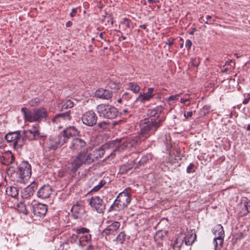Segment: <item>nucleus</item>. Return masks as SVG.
Here are the masks:
<instances>
[{
  "instance_id": "8fccbe9b",
  "label": "nucleus",
  "mask_w": 250,
  "mask_h": 250,
  "mask_svg": "<svg viewBox=\"0 0 250 250\" xmlns=\"http://www.w3.org/2000/svg\"><path fill=\"white\" fill-rule=\"evenodd\" d=\"M146 24H142L140 25V27L141 28H143L144 29H145L146 28Z\"/></svg>"
},
{
  "instance_id": "5fc2aeb1",
  "label": "nucleus",
  "mask_w": 250,
  "mask_h": 250,
  "mask_svg": "<svg viewBox=\"0 0 250 250\" xmlns=\"http://www.w3.org/2000/svg\"><path fill=\"white\" fill-rule=\"evenodd\" d=\"M247 130L248 131H250V124H249L247 127Z\"/></svg>"
},
{
  "instance_id": "5701e85b",
  "label": "nucleus",
  "mask_w": 250,
  "mask_h": 250,
  "mask_svg": "<svg viewBox=\"0 0 250 250\" xmlns=\"http://www.w3.org/2000/svg\"><path fill=\"white\" fill-rule=\"evenodd\" d=\"M213 233L217 238H224L225 233L222 225L220 224L216 225L213 228Z\"/></svg>"
},
{
  "instance_id": "20e7f679",
  "label": "nucleus",
  "mask_w": 250,
  "mask_h": 250,
  "mask_svg": "<svg viewBox=\"0 0 250 250\" xmlns=\"http://www.w3.org/2000/svg\"><path fill=\"white\" fill-rule=\"evenodd\" d=\"M91 154L87 152V149L79 153L71 162L69 167L70 170L75 172L83 165H88L92 163L94 161Z\"/></svg>"
},
{
  "instance_id": "473e14b6",
  "label": "nucleus",
  "mask_w": 250,
  "mask_h": 250,
  "mask_svg": "<svg viewBox=\"0 0 250 250\" xmlns=\"http://www.w3.org/2000/svg\"><path fill=\"white\" fill-rule=\"evenodd\" d=\"M83 208L82 206H80L78 203L76 205L73 206L71 208L72 211L74 213H79L81 210H82Z\"/></svg>"
},
{
  "instance_id": "09e8293b",
  "label": "nucleus",
  "mask_w": 250,
  "mask_h": 250,
  "mask_svg": "<svg viewBox=\"0 0 250 250\" xmlns=\"http://www.w3.org/2000/svg\"><path fill=\"white\" fill-rule=\"evenodd\" d=\"M76 9H75V8H73V9H72V11H71V13H70V16H73V13H75V12H76Z\"/></svg>"
},
{
  "instance_id": "6e6552de",
  "label": "nucleus",
  "mask_w": 250,
  "mask_h": 250,
  "mask_svg": "<svg viewBox=\"0 0 250 250\" xmlns=\"http://www.w3.org/2000/svg\"><path fill=\"white\" fill-rule=\"evenodd\" d=\"M97 111L100 117L113 119L118 115V109L109 104H100L97 107Z\"/></svg>"
},
{
  "instance_id": "a19ab883",
  "label": "nucleus",
  "mask_w": 250,
  "mask_h": 250,
  "mask_svg": "<svg viewBox=\"0 0 250 250\" xmlns=\"http://www.w3.org/2000/svg\"><path fill=\"white\" fill-rule=\"evenodd\" d=\"M191 100V98H181L180 100V102L181 103L185 104L187 102H190Z\"/></svg>"
},
{
  "instance_id": "2eb2a0df",
  "label": "nucleus",
  "mask_w": 250,
  "mask_h": 250,
  "mask_svg": "<svg viewBox=\"0 0 250 250\" xmlns=\"http://www.w3.org/2000/svg\"><path fill=\"white\" fill-rule=\"evenodd\" d=\"M154 88L150 87L147 90L146 93L140 94L139 96L136 98L135 102H140L141 103H145L148 102L154 96L153 94Z\"/></svg>"
},
{
  "instance_id": "0eeeda50",
  "label": "nucleus",
  "mask_w": 250,
  "mask_h": 250,
  "mask_svg": "<svg viewBox=\"0 0 250 250\" xmlns=\"http://www.w3.org/2000/svg\"><path fill=\"white\" fill-rule=\"evenodd\" d=\"M16 176V180L20 183H25L31 175V166L27 162H23L18 168V170L13 173Z\"/></svg>"
},
{
  "instance_id": "f03ea898",
  "label": "nucleus",
  "mask_w": 250,
  "mask_h": 250,
  "mask_svg": "<svg viewBox=\"0 0 250 250\" xmlns=\"http://www.w3.org/2000/svg\"><path fill=\"white\" fill-rule=\"evenodd\" d=\"M37 129L24 130L22 135L19 131L10 132L6 134L5 139L9 143H12L13 147L15 149H21L24 145V139L29 141L37 140L43 137Z\"/></svg>"
},
{
  "instance_id": "412c9836",
  "label": "nucleus",
  "mask_w": 250,
  "mask_h": 250,
  "mask_svg": "<svg viewBox=\"0 0 250 250\" xmlns=\"http://www.w3.org/2000/svg\"><path fill=\"white\" fill-rule=\"evenodd\" d=\"M6 194L13 198H16L19 195V189L16 185H8L5 188Z\"/></svg>"
},
{
  "instance_id": "58836bf2",
  "label": "nucleus",
  "mask_w": 250,
  "mask_h": 250,
  "mask_svg": "<svg viewBox=\"0 0 250 250\" xmlns=\"http://www.w3.org/2000/svg\"><path fill=\"white\" fill-rule=\"evenodd\" d=\"M192 45V42L190 40H187L186 42L185 46L188 50L190 49Z\"/></svg>"
},
{
  "instance_id": "f704fd0d",
  "label": "nucleus",
  "mask_w": 250,
  "mask_h": 250,
  "mask_svg": "<svg viewBox=\"0 0 250 250\" xmlns=\"http://www.w3.org/2000/svg\"><path fill=\"white\" fill-rule=\"evenodd\" d=\"M195 166L193 164H190L187 167V172L188 173H190L195 171Z\"/></svg>"
},
{
  "instance_id": "774afa93",
  "label": "nucleus",
  "mask_w": 250,
  "mask_h": 250,
  "mask_svg": "<svg viewBox=\"0 0 250 250\" xmlns=\"http://www.w3.org/2000/svg\"><path fill=\"white\" fill-rule=\"evenodd\" d=\"M190 34H193V33L192 32H190Z\"/></svg>"
},
{
  "instance_id": "49530a36",
  "label": "nucleus",
  "mask_w": 250,
  "mask_h": 250,
  "mask_svg": "<svg viewBox=\"0 0 250 250\" xmlns=\"http://www.w3.org/2000/svg\"><path fill=\"white\" fill-rule=\"evenodd\" d=\"M72 25V22L70 21H68L66 23V26L69 27Z\"/></svg>"
},
{
  "instance_id": "bf43d9fd",
  "label": "nucleus",
  "mask_w": 250,
  "mask_h": 250,
  "mask_svg": "<svg viewBox=\"0 0 250 250\" xmlns=\"http://www.w3.org/2000/svg\"><path fill=\"white\" fill-rule=\"evenodd\" d=\"M30 105H32V106H34L35 105L33 104V102H31L30 103Z\"/></svg>"
},
{
  "instance_id": "7ed1b4c3",
  "label": "nucleus",
  "mask_w": 250,
  "mask_h": 250,
  "mask_svg": "<svg viewBox=\"0 0 250 250\" xmlns=\"http://www.w3.org/2000/svg\"><path fill=\"white\" fill-rule=\"evenodd\" d=\"M79 132V131L74 126L67 127L60 132L58 136L50 139V149L56 150L66 143L71 137L78 135Z\"/></svg>"
},
{
  "instance_id": "6e6d98bb",
  "label": "nucleus",
  "mask_w": 250,
  "mask_h": 250,
  "mask_svg": "<svg viewBox=\"0 0 250 250\" xmlns=\"http://www.w3.org/2000/svg\"><path fill=\"white\" fill-rule=\"evenodd\" d=\"M127 112V110L126 109H124L123 110V113L122 114H125L126 112Z\"/></svg>"
},
{
  "instance_id": "338daca9",
  "label": "nucleus",
  "mask_w": 250,
  "mask_h": 250,
  "mask_svg": "<svg viewBox=\"0 0 250 250\" xmlns=\"http://www.w3.org/2000/svg\"><path fill=\"white\" fill-rule=\"evenodd\" d=\"M104 49H107V47H104Z\"/></svg>"
},
{
  "instance_id": "864d4df0",
  "label": "nucleus",
  "mask_w": 250,
  "mask_h": 250,
  "mask_svg": "<svg viewBox=\"0 0 250 250\" xmlns=\"http://www.w3.org/2000/svg\"><path fill=\"white\" fill-rule=\"evenodd\" d=\"M121 38H122L123 40H125L126 39V37L124 36H121Z\"/></svg>"
},
{
  "instance_id": "c756f323",
  "label": "nucleus",
  "mask_w": 250,
  "mask_h": 250,
  "mask_svg": "<svg viewBox=\"0 0 250 250\" xmlns=\"http://www.w3.org/2000/svg\"><path fill=\"white\" fill-rule=\"evenodd\" d=\"M106 182L104 180H102L98 185L94 186L91 190L90 191V192H97L99 191L102 187H103L105 184Z\"/></svg>"
},
{
  "instance_id": "393cba45",
  "label": "nucleus",
  "mask_w": 250,
  "mask_h": 250,
  "mask_svg": "<svg viewBox=\"0 0 250 250\" xmlns=\"http://www.w3.org/2000/svg\"><path fill=\"white\" fill-rule=\"evenodd\" d=\"M184 238V243L186 245H191L194 242L196 238L195 234H193L192 232H188Z\"/></svg>"
},
{
  "instance_id": "ea45409f",
  "label": "nucleus",
  "mask_w": 250,
  "mask_h": 250,
  "mask_svg": "<svg viewBox=\"0 0 250 250\" xmlns=\"http://www.w3.org/2000/svg\"><path fill=\"white\" fill-rule=\"evenodd\" d=\"M250 102V92L248 94L247 97L243 100V104H246Z\"/></svg>"
},
{
  "instance_id": "c85d7f7f",
  "label": "nucleus",
  "mask_w": 250,
  "mask_h": 250,
  "mask_svg": "<svg viewBox=\"0 0 250 250\" xmlns=\"http://www.w3.org/2000/svg\"><path fill=\"white\" fill-rule=\"evenodd\" d=\"M223 243V238L215 237L213 240L214 250H221Z\"/></svg>"
},
{
  "instance_id": "9d476101",
  "label": "nucleus",
  "mask_w": 250,
  "mask_h": 250,
  "mask_svg": "<svg viewBox=\"0 0 250 250\" xmlns=\"http://www.w3.org/2000/svg\"><path fill=\"white\" fill-rule=\"evenodd\" d=\"M89 204L93 209L99 213H103L105 208V204L99 196L92 197L89 200Z\"/></svg>"
},
{
  "instance_id": "72a5a7b5",
  "label": "nucleus",
  "mask_w": 250,
  "mask_h": 250,
  "mask_svg": "<svg viewBox=\"0 0 250 250\" xmlns=\"http://www.w3.org/2000/svg\"><path fill=\"white\" fill-rule=\"evenodd\" d=\"M182 93H179L178 94L171 95L167 99V101H176L178 100L179 97L181 95Z\"/></svg>"
},
{
  "instance_id": "a18cd8bd",
  "label": "nucleus",
  "mask_w": 250,
  "mask_h": 250,
  "mask_svg": "<svg viewBox=\"0 0 250 250\" xmlns=\"http://www.w3.org/2000/svg\"><path fill=\"white\" fill-rule=\"evenodd\" d=\"M199 21L201 22V23H203L204 22H205L206 21V19L205 18H202V17H201L199 19Z\"/></svg>"
},
{
  "instance_id": "7c9ffc66",
  "label": "nucleus",
  "mask_w": 250,
  "mask_h": 250,
  "mask_svg": "<svg viewBox=\"0 0 250 250\" xmlns=\"http://www.w3.org/2000/svg\"><path fill=\"white\" fill-rule=\"evenodd\" d=\"M74 106L73 102L69 100L66 99L62 102V109H66L71 108Z\"/></svg>"
},
{
  "instance_id": "f257e3e1",
  "label": "nucleus",
  "mask_w": 250,
  "mask_h": 250,
  "mask_svg": "<svg viewBox=\"0 0 250 250\" xmlns=\"http://www.w3.org/2000/svg\"><path fill=\"white\" fill-rule=\"evenodd\" d=\"M162 122V118L159 119L156 122H153L151 119H145L140 121V134H133L126 138L123 139L118 146L120 149H124L131 148L140 144L141 141L153 134Z\"/></svg>"
},
{
  "instance_id": "69168bd1",
  "label": "nucleus",
  "mask_w": 250,
  "mask_h": 250,
  "mask_svg": "<svg viewBox=\"0 0 250 250\" xmlns=\"http://www.w3.org/2000/svg\"><path fill=\"white\" fill-rule=\"evenodd\" d=\"M121 99H119V100H118V102H119V103H120V102H121Z\"/></svg>"
},
{
  "instance_id": "6ab92c4d",
  "label": "nucleus",
  "mask_w": 250,
  "mask_h": 250,
  "mask_svg": "<svg viewBox=\"0 0 250 250\" xmlns=\"http://www.w3.org/2000/svg\"><path fill=\"white\" fill-rule=\"evenodd\" d=\"M37 188V184L36 182L32 183L30 185L24 189L22 193V196L25 198H28L32 196Z\"/></svg>"
},
{
  "instance_id": "13d9d810",
  "label": "nucleus",
  "mask_w": 250,
  "mask_h": 250,
  "mask_svg": "<svg viewBox=\"0 0 250 250\" xmlns=\"http://www.w3.org/2000/svg\"><path fill=\"white\" fill-rule=\"evenodd\" d=\"M103 33H101L100 34V36H100V38H101V39H102V38H103Z\"/></svg>"
},
{
  "instance_id": "2f4dec72",
  "label": "nucleus",
  "mask_w": 250,
  "mask_h": 250,
  "mask_svg": "<svg viewBox=\"0 0 250 250\" xmlns=\"http://www.w3.org/2000/svg\"><path fill=\"white\" fill-rule=\"evenodd\" d=\"M108 86L112 89H118L121 87V84L119 83H116L113 81H110L107 83Z\"/></svg>"
},
{
  "instance_id": "9b49d317",
  "label": "nucleus",
  "mask_w": 250,
  "mask_h": 250,
  "mask_svg": "<svg viewBox=\"0 0 250 250\" xmlns=\"http://www.w3.org/2000/svg\"><path fill=\"white\" fill-rule=\"evenodd\" d=\"M106 223L107 226L103 231V235H115L118 233V231L121 226L120 222L118 221L109 220L107 221Z\"/></svg>"
},
{
  "instance_id": "e2e57ef3",
  "label": "nucleus",
  "mask_w": 250,
  "mask_h": 250,
  "mask_svg": "<svg viewBox=\"0 0 250 250\" xmlns=\"http://www.w3.org/2000/svg\"><path fill=\"white\" fill-rule=\"evenodd\" d=\"M189 105H190V102L189 103H187V106H189Z\"/></svg>"
},
{
  "instance_id": "bb28decb",
  "label": "nucleus",
  "mask_w": 250,
  "mask_h": 250,
  "mask_svg": "<svg viewBox=\"0 0 250 250\" xmlns=\"http://www.w3.org/2000/svg\"><path fill=\"white\" fill-rule=\"evenodd\" d=\"M17 209L19 212L22 213L24 215H27L28 213V209L26 205L23 203L20 202L17 205Z\"/></svg>"
},
{
  "instance_id": "a878e982",
  "label": "nucleus",
  "mask_w": 250,
  "mask_h": 250,
  "mask_svg": "<svg viewBox=\"0 0 250 250\" xmlns=\"http://www.w3.org/2000/svg\"><path fill=\"white\" fill-rule=\"evenodd\" d=\"M127 88L133 93H137L140 91V86L137 83L131 82L127 84Z\"/></svg>"
},
{
  "instance_id": "680f3d73",
  "label": "nucleus",
  "mask_w": 250,
  "mask_h": 250,
  "mask_svg": "<svg viewBox=\"0 0 250 250\" xmlns=\"http://www.w3.org/2000/svg\"><path fill=\"white\" fill-rule=\"evenodd\" d=\"M152 1H153V0H148V2L149 3L151 2Z\"/></svg>"
},
{
  "instance_id": "79ce46f5",
  "label": "nucleus",
  "mask_w": 250,
  "mask_h": 250,
  "mask_svg": "<svg viewBox=\"0 0 250 250\" xmlns=\"http://www.w3.org/2000/svg\"><path fill=\"white\" fill-rule=\"evenodd\" d=\"M193 112L192 111H188L187 113H185L184 114V117L186 118H188V117H190L192 116Z\"/></svg>"
},
{
  "instance_id": "ddd939ff",
  "label": "nucleus",
  "mask_w": 250,
  "mask_h": 250,
  "mask_svg": "<svg viewBox=\"0 0 250 250\" xmlns=\"http://www.w3.org/2000/svg\"><path fill=\"white\" fill-rule=\"evenodd\" d=\"M69 147L73 151L78 153L87 149L85 142L80 138L74 139L72 141Z\"/></svg>"
},
{
  "instance_id": "c9c22d12",
  "label": "nucleus",
  "mask_w": 250,
  "mask_h": 250,
  "mask_svg": "<svg viewBox=\"0 0 250 250\" xmlns=\"http://www.w3.org/2000/svg\"><path fill=\"white\" fill-rule=\"evenodd\" d=\"M202 18H205L206 21L205 23L208 24H211L213 23L214 19H212V17H202Z\"/></svg>"
},
{
  "instance_id": "b1692460",
  "label": "nucleus",
  "mask_w": 250,
  "mask_h": 250,
  "mask_svg": "<svg viewBox=\"0 0 250 250\" xmlns=\"http://www.w3.org/2000/svg\"><path fill=\"white\" fill-rule=\"evenodd\" d=\"M242 205L244 206L242 211L241 212V216H245L250 212V200L246 198L243 200Z\"/></svg>"
},
{
  "instance_id": "dca6fc26",
  "label": "nucleus",
  "mask_w": 250,
  "mask_h": 250,
  "mask_svg": "<svg viewBox=\"0 0 250 250\" xmlns=\"http://www.w3.org/2000/svg\"><path fill=\"white\" fill-rule=\"evenodd\" d=\"M71 119V111H68L65 113H62L57 115L53 119V123H64L67 122Z\"/></svg>"
},
{
  "instance_id": "4468645a",
  "label": "nucleus",
  "mask_w": 250,
  "mask_h": 250,
  "mask_svg": "<svg viewBox=\"0 0 250 250\" xmlns=\"http://www.w3.org/2000/svg\"><path fill=\"white\" fill-rule=\"evenodd\" d=\"M83 123L89 126H92L96 124L97 116L93 111L90 110L85 112L82 116Z\"/></svg>"
},
{
  "instance_id": "3c124183",
  "label": "nucleus",
  "mask_w": 250,
  "mask_h": 250,
  "mask_svg": "<svg viewBox=\"0 0 250 250\" xmlns=\"http://www.w3.org/2000/svg\"><path fill=\"white\" fill-rule=\"evenodd\" d=\"M166 43L169 46H171L172 44H173V42H170V41H168V42H166Z\"/></svg>"
},
{
  "instance_id": "aec40b11",
  "label": "nucleus",
  "mask_w": 250,
  "mask_h": 250,
  "mask_svg": "<svg viewBox=\"0 0 250 250\" xmlns=\"http://www.w3.org/2000/svg\"><path fill=\"white\" fill-rule=\"evenodd\" d=\"M95 96L100 99L109 100L112 98V93L108 90L101 88L96 91Z\"/></svg>"
},
{
  "instance_id": "0e129e2a",
  "label": "nucleus",
  "mask_w": 250,
  "mask_h": 250,
  "mask_svg": "<svg viewBox=\"0 0 250 250\" xmlns=\"http://www.w3.org/2000/svg\"><path fill=\"white\" fill-rule=\"evenodd\" d=\"M124 20H125V21H127V19L125 18V19H124Z\"/></svg>"
},
{
  "instance_id": "1a4fd4ad",
  "label": "nucleus",
  "mask_w": 250,
  "mask_h": 250,
  "mask_svg": "<svg viewBox=\"0 0 250 250\" xmlns=\"http://www.w3.org/2000/svg\"><path fill=\"white\" fill-rule=\"evenodd\" d=\"M89 229L85 228H81L76 229V233L78 234H82V236L79 237L76 234H73L72 238L76 240L79 239V245L81 246H83L88 244L91 242V235L89 234Z\"/></svg>"
},
{
  "instance_id": "603ef678",
  "label": "nucleus",
  "mask_w": 250,
  "mask_h": 250,
  "mask_svg": "<svg viewBox=\"0 0 250 250\" xmlns=\"http://www.w3.org/2000/svg\"><path fill=\"white\" fill-rule=\"evenodd\" d=\"M166 138L167 141H168V139H170V137L169 135H166Z\"/></svg>"
},
{
  "instance_id": "c03bdc74",
  "label": "nucleus",
  "mask_w": 250,
  "mask_h": 250,
  "mask_svg": "<svg viewBox=\"0 0 250 250\" xmlns=\"http://www.w3.org/2000/svg\"><path fill=\"white\" fill-rule=\"evenodd\" d=\"M9 158H10L9 162L11 163L12 161L14 160V157L11 153H10L9 154Z\"/></svg>"
},
{
  "instance_id": "423d86ee",
  "label": "nucleus",
  "mask_w": 250,
  "mask_h": 250,
  "mask_svg": "<svg viewBox=\"0 0 250 250\" xmlns=\"http://www.w3.org/2000/svg\"><path fill=\"white\" fill-rule=\"evenodd\" d=\"M131 198L128 193L123 191L119 194L108 211H120L125 208L129 204Z\"/></svg>"
},
{
  "instance_id": "e433bc0d",
  "label": "nucleus",
  "mask_w": 250,
  "mask_h": 250,
  "mask_svg": "<svg viewBox=\"0 0 250 250\" xmlns=\"http://www.w3.org/2000/svg\"><path fill=\"white\" fill-rule=\"evenodd\" d=\"M125 234L124 232H121L118 236L117 239L119 241H121L122 243V241L125 240Z\"/></svg>"
},
{
  "instance_id": "052dcab7",
  "label": "nucleus",
  "mask_w": 250,
  "mask_h": 250,
  "mask_svg": "<svg viewBox=\"0 0 250 250\" xmlns=\"http://www.w3.org/2000/svg\"><path fill=\"white\" fill-rule=\"evenodd\" d=\"M183 46H184V44H183V43H182V44H180V47H181V48H183Z\"/></svg>"
},
{
  "instance_id": "a211bd4d",
  "label": "nucleus",
  "mask_w": 250,
  "mask_h": 250,
  "mask_svg": "<svg viewBox=\"0 0 250 250\" xmlns=\"http://www.w3.org/2000/svg\"><path fill=\"white\" fill-rule=\"evenodd\" d=\"M52 193V188L49 185H43L37 192L39 198L44 199L49 197Z\"/></svg>"
},
{
  "instance_id": "de8ad7c7",
  "label": "nucleus",
  "mask_w": 250,
  "mask_h": 250,
  "mask_svg": "<svg viewBox=\"0 0 250 250\" xmlns=\"http://www.w3.org/2000/svg\"><path fill=\"white\" fill-rule=\"evenodd\" d=\"M105 125V123L104 122H101L100 123L98 124V125L102 127L103 126V125Z\"/></svg>"
},
{
  "instance_id": "4be33fe9",
  "label": "nucleus",
  "mask_w": 250,
  "mask_h": 250,
  "mask_svg": "<svg viewBox=\"0 0 250 250\" xmlns=\"http://www.w3.org/2000/svg\"><path fill=\"white\" fill-rule=\"evenodd\" d=\"M105 147H106V146H103L99 148L95 149L93 151L91 154L92 155L94 161L95 159H98V158L102 157L104 156V153L108 150V149L105 150Z\"/></svg>"
},
{
  "instance_id": "4d7b16f0",
  "label": "nucleus",
  "mask_w": 250,
  "mask_h": 250,
  "mask_svg": "<svg viewBox=\"0 0 250 250\" xmlns=\"http://www.w3.org/2000/svg\"><path fill=\"white\" fill-rule=\"evenodd\" d=\"M234 55L237 57V58H239L240 57V56L238 54H237V53H235L234 54Z\"/></svg>"
},
{
  "instance_id": "37998d69",
  "label": "nucleus",
  "mask_w": 250,
  "mask_h": 250,
  "mask_svg": "<svg viewBox=\"0 0 250 250\" xmlns=\"http://www.w3.org/2000/svg\"><path fill=\"white\" fill-rule=\"evenodd\" d=\"M39 126L38 125H33L32 126V128L31 129H30V130H34L37 129L38 131H39Z\"/></svg>"
},
{
  "instance_id": "cd10ccee",
  "label": "nucleus",
  "mask_w": 250,
  "mask_h": 250,
  "mask_svg": "<svg viewBox=\"0 0 250 250\" xmlns=\"http://www.w3.org/2000/svg\"><path fill=\"white\" fill-rule=\"evenodd\" d=\"M184 243L183 237L179 236L176 238L173 244L174 250H179Z\"/></svg>"
},
{
  "instance_id": "f3484780",
  "label": "nucleus",
  "mask_w": 250,
  "mask_h": 250,
  "mask_svg": "<svg viewBox=\"0 0 250 250\" xmlns=\"http://www.w3.org/2000/svg\"><path fill=\"white\" fill-rule=\"evenodd\" d=\"M47 211V206L45 204H38L33 207V212L35 215L39 217L44 216Z\"/></svg>"
},
{
  "instance_id": "4c0bfd02",
  "label": "nucleus",
  "mask_w": 250,
  "mask_h": 250,
  "mask_svg": "<svg viewBox=\"0 0 250 250\" xmlns=\"http://www.w3.org/2000/svg\"><path fill=\"white\" fill-rule=\"evenodd\" d=\"M148 160V156H145L142 158V159L139 161V163L140 165L144 164V163H146V162Z\"/></svg>"
},
{
  "instance_id": "f8f14e48",
  "label": "nucleus",
  "mask_w": 250,
  "mask_h": 250,
  "mask_svg": "<svg viewBox=\"0 0 250 250\" xmlns=\"http://www.w3.org/2000/svg\"><path fill=\"white\" fill-rule=\"evenodd\" d=\"M163 109V107L161 106H158L152 109H148L146 113L148 117L147 119H151L153 122H156L159 119L162 118L164 121L165 117L162 114Z\"/></svg>"
},
{
  "instance_id": "39448f33",
  "label": "nucleus",
  "mask_w": 250,
  "mask_h": 250,
  "mask_svg": "<svg viewBox=\"0 0 250 250\" xmlns=\"http://www.w3.org/2000/svg\"><path fill=\"white\" fill-rule=\"evenodd\" d=\"M21 111L24 120L29 122H41L47 116V112L44 108L36 109L32 111L26 107H22Z\"/></svg>"
}]
</instances>
